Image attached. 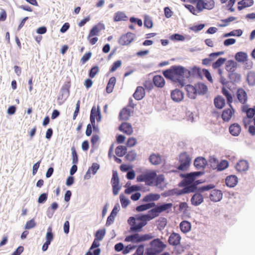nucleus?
I'll list each match as a JSON object with an SVG mask.
<instances>
[{
  "label": "nucleus",
  "mask_w": 255,
  "mask_h": 255,
  "mask_svg": "<svg viewBox=\"0 0 255 255\" xmlns=\"http://www.w3.org/2000/svg\"><path fill=\"white\" fill-rule=\"evenodd\" d=\"M171 98L175 102L179 103L184 99V93L179 89H175L171 92Z\"/></svg>",
  "instance_id": "obj_10"
},
{
  "label": "nucleus",
  "mask_w": 255,
  "mask_h": 255,
  "mask_svg": "<svg viewBox=\"0 0 255 255\" xmlns=\"http://www.w3.org/2000/svg\"><path fill=\"white\" fill-rule=\"evenodd\" d=\"M145 96V91L144 88L141 86H138L133 96L136 100H141Z\"/></svg>",
  "instance_id": "obj_21"
},
{
  "label": "nucleus",
  "mask_w": 255,
  "mask_h": 255,
  "mask_svg": "<svg viewBox=\"0 0 255 255\" xmlns=\"http://www.w3.org/2000/svg\"><path fill=\"white\" fill-rule=\"evenodd\" d=\"M119 116L121 120L127 121L130 116V111L127 108H124L121 111Z\"/></svg>",
  "instance_id": "obj_38"
},
{
  "label": "nucleus",
  "mask_w": 255,
  "mask_h": 255,
  "mask_svg": "<svg viewBox=\"0 0 255 255\" xmlns=\"http://www.w3.org/2000/svg\"><path fill=\"white\" fill-rule=\"evenodd\" d=\"M181 239L179 234L172 233L169 237L168 243L171 245L177 246L180 244Z\"/></svg>",
  "instance_id": "obj_15"
},
{
  "label": "nucleus",
  "mask_w": 255,
  "mask_h": 255,
  "mask_svg": "<svg viewBox=\"0 0 255 255\" xmlns=\"http://www.w3.org/2000/svg\"><path fill=\"white\" fill-rule=\"evenodd\" d=\"M191 158L187 152H183L181 153L179 155L180 164L178 167V169L182 171L186 170L191 163Z\"/></svg>",
  "instance_id": "obj_6"
},
{
  "label": "nucleus",
  "mask_w": 255,
  "mask_h": 255,
  "mask_svg": "<svg viewBox=\"0 0 255 255\" xmlns=\"http://www.w3.org/2000/svg\"><path fill=\"white\" fill-rule=\"evenodd\" d=\"M249 163L244 160H240L236 165V170L240 172H244L249 169Z\"/></svg>",
  "instance_id": "obj_17"
},
{
  "label": "nucleus",
  "mask_w": 255,
  "mask_h": 255,
  "mask_svg": "<svg viewBox=\"0 0 255 255\" xmlns=\"http://www.w3.org/2000/svg\"><path fill=\"white\" fill-rule=\"evenodd\" d=\"M204 198L202 194L195 193L192 197L191 202L194 206H198L203 202Z\"/></svg>",
  "instance_id": "obj_25"
},
{
  "label": "nucleus",
  "mask_w": 255,
  "mask_h": 255,
  "mask_svg": "<svg viewBox=\"0 0 255 255\" xmlns=\"http://www.w3.org/2000/svg\"><path fill=\"white\" fill-rule=\"evenodd\" d=\"M53 239V235L52 233V229H51V228L49 227L48 229V232L46 234V241L51 243V242L52 241Z\"/></svg>",
  "instance_id": "obj_55"
},
{
  "label": "nucleus",
  "mask_w": 255,
  "mask_h": 255,
  "mask_svg": "<svg viewBox=\"0 0 255 255\" xmlns=\"http://www.w3.org/2000/svg\"><path fill=\"white\" fill-rule=\"evenodd\" d=\"M36 226V223L33 219L28 221L25 226V229H30Z\"/></svg>",
  "instance_id": "obj_54"
},
{
  "label": "nucleus",
  "mask_w": 255,
  "mask_h": 255,
  "mask_svg": "<svg viewBox=\"0 0 255 255\" xmlns=\"http://www.w3.org/2000/svg\"><path fill=\"white\" fill-rule=\"evenodd\" d=\"M229 78L231 82L233 83H239L241 81V76L240 74L236 72L229 73Z\"/></svg>",
  "instance_id": "obj_36"
},
{
  "label": "nucleus",
  "mask_w": 255,
  "mask_h": 255,
  "mask_svg": "<svg viewBox=\"0 0 255 255\" xmlns=\"http://www.w3.org/2000/svg\"><path fill=\"white\" fill-rule=\"evenodd\" d=\"M207 164L206 159L202 157H197L194 162V165L197 169L204 168Z\"/></svg>",
  "instance_id": "obj_26"
},
{
  "label": "nucleus",
  "mask_w": 255,
  "mask_h": 255,
  "mask_svg": "<svg viewBox=\"0 0 255 255\" xmlns=\"http://www.w3.org/2000/svg\"><path fill=\"white\" fill-rule=\"evenodd\" d=\"M226 61V58H220L215 62L213 63L212 67L214 69L219 68Z\"/></svg>",
  "instance_id": "obj_47"
},
{
  "label": "nucleus",
  "mask_w": 255,
  "mask_h": 255,
  "mask_svg": "<svg viewBox=\"0 0 255 255\" xmlns=\"http://www.w3.org/2000/svg\"><path fill=\"white\" fill-rule=\"evenodd\" d=\"M58 207V205L56 202H53L50 206V208L48 209L47 212V215L49 218H51L54 213V211H55Z\"/></svg>",
  "instance_id": "obj_44"
},
{
  "label": "nucleus",
  "mask_w": 255,
  "mask_h": 255,
  "mask_svg": "<svg viewBox=\"0 0 255 255\" xmlns=\"http://www.w3.org/2000/svg\"><path fill=\"white\" fill-rule=\"evenodd\" d=\"M228 165L229 164L228 161L226 160H223L217 165L218 170H223L227 168L228 167Z\"/></svg>",
  "instance_id": "obj_48"
},
{
  "label": "nucleus",
  "mask_w": 255,
  "mask_h": 255,
  "mask_svg": "<svg viewBox=\"0 0 255 255\" xmlns=\"http://www.w3.org/2000/svg\"><path fill=\"white\" fill-rule=\"evenodd\" d=\"M236 19V17H234V16H230V17H229L228 18H226V19H223V20H222V21L223 22L225 23V24H221L220 26H221V27H225V26L228 25V23H229L230 22H232V21H234V20H235Z\"/></svg>",
  "instance_id": "obj_56"
},
{
  "label": "nucleus",
  "mask_w": 255,
  "mask_h": 255,
  "mask_svg": "<svg viewBox=\"0 0 255 255\" xmlns=\"http://www.w3.org/2000/svg\"><path fill=\"white\" fill-rule=\"evenodd\" d=\"M139 190V187L136 185H133L127 188L125 192L126 194H130L132 192L136 191Z\"/></svg>",
  "instance_id": "obj_57"
},
{
  "label": "nucleus",
  "mask_w": 255,
  "mask_h": 255,
  "mask_svg": "<svg viewBox=\"0 0 255 255\" xmlns=\"http://www.w3.org/2000/svg\"><path fill=\"white\" fill-rule=\"evenodd\" d=\"M128 19V17L124 12L118 11L115 14L114 20L115 21H126Z\"/></svg>",
  "instance_id": "obj_41"
},
{
  "label": "nucleus",
  "mask_w": 255,
  "mask_h": 255,
  "mask_svg": "<svg viewBox=\"0 0 255 255\" xmlns=\"http://www.w3.org/2000/svg\"><path fill=\"white\" fill-rule=\"evenodd\" d=\"M186 7L193 14L197 15L198 13L201 12L200 7L198 6V2L196 4V7H195L192 5L187 4L185 5Z\"/></svg>",
  "instance_id": "obj_43"
},
{
  "label": "nucleus",
  "mask_w": 255,
  "mask_h": 255,
  "mask_svg": "<svg viewBox=\"0 0 255 255\" xmlns=\"http://www.w3.org/2000/svg\"><path fill=\"white\" fill-rule=\"evenodd\" d=\"M104 28V26L100 24L95 25L90 30L87 38L99 35L100 31Z\"/></svg>",
  "instance_id": "obj_28"
},
{
  "label": "nucleus",
  "mask_w": 255,
  "mask_h": 255,
  "mask_svg": "<svg viewBox=\"0 0 255 255\" xmlns=\"http://www.w3.org/2000/svg\"><path fill=\"white\" fill-rule=\"evenodd\" d=\"M197 93L201 95L204 94L207 91V87L203 83H198L196 86Z\"/></svg>",
  "instance_id": "obj_42"
},
{
  "label": "nucleus",
  "mask_w": 255,
  "mask_h": 255,
  "mask_svg": "<svg viewBox=\"0 0 255 255\" xmlns=\"http://www.w3.org/2000/svg\"><path fill=\"white\" fill-rule=\"evenodd\" d=\"M127 151V148L124 146H119L116 149V154L118 156H124Z\"/></svg>",
  "instance_id": "obj_46"
},
{
  "label": "nucleus",
  "mask_w": 255,
  "mask_h": 255,
  "mask_svg": "<svg viewBox=\"0 0 255 255\" xmlns=\"http://www.w3.org/2000/svg\"><path fill=\"white\" fill-rule=\"evenodd\" d=\"M153 82L155 86L162 88L165 85V81L163 77L160 75H156L153 77Z\"/></svg>",
  "instance_id": "obj_29"
},
{
  "label": "nucleus",
  "mask_w": 255,
  "mask_h": 255,
  "mask_svg": "<svg viewBox=\"0 0 255 255\" xmlns=\"http://www.w3.org/2000/svg\"><path fill=\"white\" fill-rule=\"evenodd\" d=\"M241 130V127L238 124H234L229 128L230 133L234 136H238L240 133Z\"/></svg>",
  "instance_id": "obj_31"
},
{
  "label": "nucleus",
  "mask_w": 255,
  "mask_h": 255,
  "mask_svg": "<svg viewBox=\"0 0 255 255\" xmlns=\"http://www.w3.org/2000/svg\"><path fill=\"white\" fill-rule=\"evenodd\" d=\"M214 104L218 109H222L225 105V99L221 96H218L214 99Z\"/></svg>",
  "instance_id": "obj_40"
},
{
  "label": "nucleus",
  "mask_w": 255,
  "mask_h": 255,
  "mask_svg": "<svg viewBox=\"0 0 255 255\" xmlns=\"http://www.w3.org/2000/svg\"><path fill=\"white\" fill-rule=\"evenodd\" d=\"M144 252L143 246H139L136 250L135 253L132 255H143Z\"/></svg>",
  "instance_id": "obj_64"
},
{
  "label": "nucleus",
  "mask_w": 255,
  "mask_h": 255,
  "mask_svg": "<svg viewBox=\"0 0 255 255\" xmlns=\"http://www.w3.org/2000/svg\"><path fill=\"white\" fill-rule=\"evenodd\" d=\"M154 206H155V204L154 203H148L137 206L135 210L137 212H140L147 210Z\"/></svg>",
  "instance_id": "obj_30"
},
{
  "label": "nucleus",
  "mask_w": 255,
  "mask_h": 255,
  "mask_svg": "<svg viewBox=\"0 0 255 255\" xmlns=\"http://www.w3.org/2000/svg\"><path fill=\"white\" fill-rule=\"evenodd\" d=\"M235 113V110L232 106V107H230L229 109H225L222 113V118L223 119V120L225 122H228L229 121L233 115Z\"/></svg>",
  "instance_id": "obj_14"
},
{
  "label": "nucleus",
  "mask_w": 255,
  "mask_h": 255,
  "mask_svg": "<svg viewBox=\"0 0 255 255\" xmlns=\"http://www.w3.org/2000/svg\"><path fill=\"white\" fill-rule=\"evenodd\" d=\"M235 59L239 62H244L248 59V55L243 52H237L235 55Z\"/></svg>",
  "instance_id": "obj_39"
},
{
  "label": "nucleus",
  "mask_w": 255,
  "mask_h": 255,
  "mask_svg": "<svg viewBox=\"0 0 255 255\" xmlns=\"http://www.w3.org/2000/svg\"><path fill=\"white\" fill-rule=\"evenodd\" d=\"M223 194L219 190H213L209 195L210 200L214 202L219 201L222 198Z\"/></svg>",
  "instance_id": "obj_16"
},
{
  "label": "nucleus",
  "mask_w": 255,
  "mask_h": 255,
  "mask_svg": "<svg viewBox=\"0 0 255 255\" xmlns=\"http://www.w3.org/2000/svg\"><path fill=\"white\" fill-rule=\"evenodd\" d=\"M224 53V52L223 51L212 53L209 55V58L211 59V61H212L218 56L223 55Z\"/></svg>",
  "instance_id": "obj_62"
},
{
  "label": "nucleus",
  "mask_w": 255,
  "mask_h": 255,
  "mask_svg": "<svg viewBox=\"0 0 255 255\" xmlns=\"http://www.w3.org/2000/svg\"><path fill=\"white\" fill-rule=\"evenodd\" d=\"M222 94L226 97L227 103L230 106V107H232L231 104L233 102V97L230 91L226 89L225 88L223 87L222 90Z\"/></svg>",
  "instance_id": "obj_35"
},
{
  "label": "nucleus",
  "mask_w": 255,
  "mask_h": 255,
  "mask_svg": "<svg viewBox=\"0 0 255 255\" xmlns=\"http://www.w3.org/2000/svg\"><path fill=\"white\" fill-rule=\"evenodd\" d=\"M106 231L105 229H100L98 230L95 234V239L99 241L102 240L105 236Z\"/></svg>",
  "instance_id": "obj_49"
},
{
  "label": "nucleus",
  "mask_w": 255,
  "mask_h": 255,
  "mask_svg": "<svg viewBox=\"0 0 255 255\" xmlns=\"http://www.w3.org/2000/svg\"><path fill=\"white\" fill-rule=\"evenodd\" d=\"M180 228L182 232L187 233L191 230V225L189 222L183 221L180 224Z\"/></svg>",
  "instance_id": "obj_32"
},
{
  "label": "nucleus",
  "mask_w": 255,
  "mask_h": 255,
  "mask_svg": "<svg viewBox=\"0 0 255 255\" xmlns=\"http://www.w3.org/2000/svg\"><path fill=\"white\" fill-rule=\"evenodd\" d=\"M92 56V52H88L86 53L81 58V62L82 64H85L86 62H87L91 57Z\"/></svg>",
  "instance_id": "obj_51"
},
{
  "label": "nucleus",
  "mask_w": 255,
  "mask_h": 255,
  "mask_svg": "<svg viewBox=\"0 0 255 255\" xmlns=\"http://www.w3.org/2000/svg\"><path fill=\"white\" fill-rule=\"evenodd\" d=\"M99 168L100 166L98 163H93L92 165V166L88 169V171L85 174L84 176V178L85 179H90L91 177V173H92L93 174H95L98 170L99 169Z\"/></svg>",
  "instance_id": "obj_18"
},
{
  "label": "nucleus",
  "mask_w": 255,
  "mask_h": 255,
  "mask_svg": "<svg viewBox=\"0 0 255 255\" xmlns=\"http://www.w3.org/2000/svg\"><path fill=\"white\" fill-rule=\"evenodd\" d=\"M119 129L128 135L131 134L133 132L131 125L128 123H123L119 127Z\"/></svg>",
  "instance_id": "obj_20"
},
{
  "label": "nucleus",
  "mask_w": 255,
  "mask_h": 255,
  "mask_svg": "<svg viewBox=\"0 0 255 255\" xmlns=\"http://www.w3.org/2000/svg\"><path fill=\"white\" fill-rule=\"evenodd\" d=\"M99 69L97 66L93 67L90 71L89 77L91 78H94L96 75L99 72Z\"/></svg>",
  "instance_id": "obj_52"
},
{
  "label": "nucleus",
  "mask_w": 255,
  "mask_h": 255,
  "mask_svg": "<svg viewBox=\"0 0 255 255\" xmlns=\"http://www.w3.org/2000/svg\"><path fill=\"white\" fill-rule=\"evenodd\" d=\"M153 236L151 234H144L140 236L138 234H135L126 237L125 241L131 242L134 243H138L141 242L149 240L152 239Z\"/></svg>",
  "instance_id": "obj_7"
},
{
  "label": "nucleus",
  "mask_w": 255,
  "mask_h": 255,
  "mask_svg": "<svg viewBox=\"0 0 255 255\" xmlns=\"http://www.w3.org/2000/svg\"><path fill=\"white\" fill-rule=\"evenodd\" d=\"M203 73L209 81L212 83L213 79L209 71L207 69H203Z\"/></svg>",
  "instance_id": "obj_61"
},
{
  "label": "nucleus",
  "mask_w": 255,
  "mask_h": 255,
  "mask_svg": "<svg viewBox=\"0 0 255 255\" xmlns=\"http://www.w3.org/2000/svg\"><path fill=\"white\" fill-rule=\"evenodd\" d=\"M156 172L155 171H148L138 176L136 179L138 182H144L148 186L154 185Z\"/></svg>",
  "instance_id": "obj_5"
},
{
  "label": "nucleus",
  "mask_w": 255,
  "mask_h": 255,
  "mask_svg": "<svg viewBox=\"0 0 255 255\" xmlns=\"http://www.w3.org/2000/svg\"><path fill=\"white\" fill-rule=\"evenodd\" d=\"M135 35L131 32H128L125 35L121 37L119 40V43L122 45H128L131 43L134 38Z\"/></svg>",
  "instance_id": "obj_8"
},
{
  "label": "nucleus",
  "mask_w": 255,
  "mask_h": 255,
  "mask_svg": "<svg viewBox=\"0 0 255 255\" xmlns=\"http://www.w3.org/2000/svg\"><path fill=\"white\" fill-rule=\"evenodd\" d=\"M246 114L248 118H252L255 115V108H249L246 111Z\"/></svg>",
  "instance_id": "obj_59"
},
{
  "label": "nucleus",
  "mask_w": 255,
  "mask_h": 255,
  "mask_svg": "<svg viewBox=\"0 0 255 255\" xmlns=\"http://www.w3.org/2000/svg\"><path fill=\"white\" fill-rule=\"evenodd\" d=\"M72 150V163L73 164H77L78 161V155L76 152L75 148L73 146L71 149Z\"/></svg>",
  "instance_id": "obj_50"
},
{
  "label": "nucleus",
  "mask_w": 255,
  "mask_h": 255,
  "mask_svg": "<svg viewBox=\"0 0 255 255\" xmlns=\"http://www.w3.org/2000/svg\"><path fill=\"white\" fill-rule=\"evenodd\" d=\"M185 90L187 92L189 98L191 99H195L197 94L196 88L191 85H185Z\"/></svg>",
  "instance_id": "obj_24"
},
{
  "label": "nucleus",
  "mask_w": 255,
  "mask_h": 255,
  "mask_svg": "<svg viewBox=\"0 0 255 255\" xmlns=\"http://www.w3.org/2000/svg\"><path fill=\"white\" fill-rule=\"evenodd\" d=\"M173 207V204L171 203H164L161 205H159L156 206V208L159 213L160 214L162 212H165L166 213H168L171 210V209Z\"/></svg>",
  "instance_id": "obj_22"
},
{
  "label": "nucleus",
  "mask_w": 255,
  "mask_h": 255,
  "mask_svg": "<svg viewBox=\"0 0 255 255\" xmlns=\"http://www.w3.org/2000/svg\"><path fill=\"white\" fill-rule=\"evenodd\" d=\"M159 213L156 207L149 210L147 214L142 215V218L145 219L146 222L150 221L159 215Z\"/></svg>",
  "instance_id": "obj_13"
},
{
  "label": "nucleus",
  "mask_w": 255,
  "mask_h": 255,
  "mask_svg": "<svg viewBox=\"0 0 255 255\" xmlns=\"http://www.w3.org/2000/svg\"><path fill=\"white\" fill-rule=\"evenodd\" d=\"M236 42V39L234 38H229L226 39L224 41V44L226 46H228L229 45L234 44Z\"/></svg>",
  "instance_id": "obj_63"
},
{
  "label": "nucleus",
  "mask_w": 255,
  "mask_h": 255,
  "mask_svg": "<svg viewBox=\"0 0 255 255\" xmlns=\"http://www.w3.org/2000/svg\"><path fill=\"white\" fill-rule=\"evenodd\" d=\"M247 81L248 84L251 86L255 85V72L254 71H250L247 75Z\"/></svg>",
  "instance_id": "obj_37"
},
{
  "label": "nucleus",
  "mask_w": 255,
  "mask_h": 255,
  "mask_svg": "<svg viewBox=\"0 0 255 255\" xmlns=\"http://www.w3.org/2000/svg\"><path fill=\"white\" fill-rule=\"evenodd\" d=\"M242 33L243 31L241 29H237L233 30L229 33H225V34H224L223 37H227L229 36H240L241 35H242Z\"/></svg>",
  "instance_id": "obj_45"
},
{
  "label": "nucleus",
  "mask_w": 255,
  "mask_h": 255,
  "mask_svg": "<svg viewBox=\"0 0 255 255\" xmlns=\"http://www.w3.org/2000/svg\"><path fill=\"white\" fill-rule=\"evenodd\" d=\"M215 6L214 0H201L198 1V6L201 11L204 9H212Z\"/></svg>",
  "instance_id": "obj_9"
},
{
  "label": "nucleus",
  "mask_w": 255,
  "mask_h": 255,
  "mask_svg": "<svg viewBox=\"0 0 255 255\" xmlns=\"http://www.w3.org/2000/svg\"><path fill=\"white\" fill-rule=\"evenodd\" d=\"M237 97L239 102L245 105L248 100V96L246 92L242 88H239L237 91Z\"/></svg>",
  "instance_id": "obj_12"
},
{
  "label": "nucleus",
  "mask_w": 255,
  "mask_h": 255,
  "mask_svg": "<svg viewBox=\"0 0 255 255\" xmlns=\"http://www.w3.org/2000/svg\"><path fill=\"white\" fill-rule=\"evenodd\" d=\"M170 38L171 40L177 41H184L185 39L184 36L177 33L172 35Z\"/></svg>",
  "instance_id": "obj_53"
},
{
  "label": "nucleus",
  "mask_w": 255,
  "mask_h": 255,
  "mask_svg": "<svg viewBox=\"0 0 255 255\" xmlns=\"http://www.w3.org/2000/svg\"><path fill=\"white\" fill-rule=\"evenodd\" d=\"M165 247V245L160 239H154L151 242L150 247L147 249V254L155 255L161 252Z\"/></svg>",
  "instance_id": "obj_4"
},
{
  "label": "nucleus",
  "mask_w": 255,
  "mask_h": 255,
  "mask_svg": "<svg viewBox=\"0 0 255 255\" xmlns=\"http://www.w3.org/2000/svg\"><path fill=\"white\" fill-rule=\"evenodd\" d=\"M254 4L253 0H242L238 2V9L241 10L246 7L252 6Z\"/></svg>",
  "instance_id": "obj_34"
},
{
  "label": "nucleus",
  "mask_w": 255,
  "mask_h": 255,
  "mask_svg": "<svg viewBox=\"0 0 255 255\" xmlns=\"http://www.w3.org/2000/svg\"><path fill=\"white\" fill-rule=\"evenodd\" d=\"M203 173L201 171H197L183 175L184 179L182 183L185 186L183 189V193H187L194 192L197 189V185L203 182V181L199 180L195 181V178L196 177L203 174Z\"/></svg>",
  "instance_id": "obj_2"
},
{
  "label": "nucleus",
  "mask_w": 255,
  "mask_h": 255,
  "mask_svg": "<svg viewBox=\"0 0 255 255\" xmlns=\"http://www.w3.org/2000/svg\"><path fill=\"white\" fill-rule=\"evenodd\" d=\"M160 198V196L158 194L150 193L144 197L142 199L143 202H150L157 201Z\"/></svg>",
  "instance_id": "obj_27"
},
{
  "label": "nucleus",
  "mask_w": 255,
  "mask_h": 255,
  "mask_svg": "<svg viewBox=\"0 0 255 255\" xmlns=\"http://www.w3.org/2000/svg\"><path fill=\"white\" fill-rule=\"evenodd\" d=\"M128 223L130 225V231L132 232H138L142 230V228L146 225L147 222L142 216L137 218L130 217L128 221Z\"/></svg>",
  "instance_id": "obj_3"
},
{
  "label": "nucleus",
  "mask_w": 255,
  "mask_h": 255,
  "mask_svg": "<svg viewBox=\"0 0 255 255\" xmlns=\"http://www.w3.org/2000/svg\"><path fill=\"white\" fill-rule=\"evenodd\" d=\"M121 203L123 208H126L129 203V201L124 196L120 198Z\"/></svg>",
  "instance_id": "obj_60"
},
{
  "label": "nucleus",
  "mask_w": 255,
  "mask_h": 255,
  "mask_svg": "<svg viewBox=\"0 0 255 255\" xmlns=\"http://www.w3.org/2000/svg\"><path fill=\"white\" fill-rule=\"evenodd\" d=\"M190 72L181 66H173L163 72V75L167 79L178 83L181 87L185 85V77H188Z\"/></svg>",
  "instance_id": "obj_1"
},
{
  "label": "nucleus",
  "mask_w": 255,
  "mask_h": 255,
  "mask_svg": "<svg viewBox=\"0 0 255 255\" xmlns=\"http://www.w3.org/2000/svg\"><path fill=\"white\" fill-rule=\"evenodd\" d=\"M225 181L227 186L234 187L237 184L238 178L236 175H231L226 177Z\"/></svg>",
  "instance_id": "obj_19"
},
{
  "label": "nucleus",
  "mask_w": 255,
  "mask_h": 255,
  "mask_svg": "<svg viewBox=\"0 0 255 255\" xmlns=\"http://www.w3.org/2000/svg\"><path fill=\"white\" fill-rule=\"evenodd\" d=\"M237 63L234 60H228L225 66L226 70L229 73L235 72L237 68Z\"/></svg>",
  "instance_id": "obj_23"
},
{
  "label": "nucleus",
  "mask_w": 255,
  "mask_h": 255,
  "mask_svg": "<svg viewBox=\"0 0 255 255\" xmlns=\"http://www.w3.org/2000/svg\"><path fill=\"white\" fill-rule=\"evenodd\" d=\"M144 25L147 28H150L153 26V23L150 18L148 17H145L144 21Z\"/></svg>",
  "instance_id": "obj_58"
},
{
  "label": "nucleus",
  "mask_w": 255,
  "mask_h": 255,
  "mask_svg": "<svg viewBox=\"0 0 255 255\" xmlns=\"http://www.w3.org/2000/svg\"><path fill=\"white\" fill-rule=\"evenodd\" d=\"M149 160L151 164L153 165H158L161 163L162 159L160 155L158 154H152L149 158Z\"/></svg>",
  "instance_id": "obj_33"
},
{
  "label": "nucleus",
  "mask_w": 255,
  "mask_h": 255,
  "mask_svg": "<svg viewBox=\"0 0 255 255\" xmlns=\"http://www.w3.org/2000/svg\"><path fill=\"white\" fill-rule=\"evenodd\" d=\"M95 120H97L98 122L101 120V115L100 110L98 109H96L95 106H94L91 112L90 115V121L93 127H95Z\"/></svg>",
  "instance_id": "obj_11"
}]
</instances>
